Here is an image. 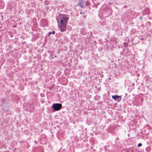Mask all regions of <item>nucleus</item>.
Here are the masks:
<instances>
[{
  "label": "nucleus",
  "mask_w": 152,
  "mask_h": 152,
  "mask_svg": "<svg viewBox=\"0 0 152 152\" xmlns=\"http://www.w3.org/2000/svg\"><path fill=\"white\" fill-rule=\"evenodd\" d=\"M124 47H126L128 46V44L126 42H124L123 43Z\"/></svg>",
  "instance_id": "8"
},
{
  "label": "nucleus",
  "mask_w": 152,
  "mask_h": 152,
  "mask_svg": "<svg viewBox=\"0 0 152 152\" xmlns=\"http://www.w3.org/2000/svg\"><path fill=\"white\" fill-rule=\"evenodd\" d=\"M55 57H56V56H55Z\"/></svg>",
  "instance_id": "19"
},
{
  "label": "nucleus",
  "mask_w": 152,
  "mask_h": 152,
  "mask_svg": "<svg viewBox=\"0 0 152 152\" xmlns=\"http://www.w3.org/2000/svg\"><path fill=\"white\" fill-rule=\"evenodd\" d=\"M109 79H110V77L109 78Z\"/></svg>",
  "instance_id": "20"
},
{
  "label": "nucleus",
  "mask_w": 152,
  "mask_h": 152,
  "mask_svg": "<svg viewBox=\"0 0 152 152\" xmlns=\"http://www.w3.org/2000/svg\"><path fill=\"white\" fill-rule=\"evenodd\" d=\"M103 11L104 12L103 14L105 15L106 17L110 16L112 12L111 9L107 6L104 8Z\"/></svg>",
  "instance_id": "2"
},
{
  "label": "nucleus",
  "mask_w": 152,
  "mask_h": 152,
  "mask_svg": "<svg viewBox=\"0 0 152 152\" xmlns=\"http://www.w3.org/2000/svg\"><path fill=\"white\" fill-rule=\"evenodd\" d=\"M34 142L36 144H37L38 143V142L37 141H35Z\"/></svg>",
  "instance_id": "12"
},
{
  "label": "nucleus",
  "mask_w": 152,
  "mask_h": 152,
  "mask_svg": "<svg viewBox=\"0 0 152 152\" xmlns=\"http://www.w3.org/2000/svg\"><path fill=\"white\" fill-rule=\"evenodd\" d=\"M37 152H42V150H39V151H37Z\"/></svg>",
  "instance_id": "11"
},
{
  "label": "nucleus",
  "mask_w": 152,
  "mask_h": 152,
  "mask_svg": "<svg viewBox=\"0 0 152 152\" xmlns=\"http://www.w3.org/2000/svg\"><path fill=\"white\" fill-rule=\"evenodd\" d=\"M59 17L60 19V26H58L61 32H63L66 30V26L69 18L65 15L63 14H59Z\"/></svg>",
  "instance_id": "1"
},
{
  "label": "nucleus",
  "mask_w": 152,
  "mask_h": 152,
  "mask_svg": "<svg viewBox=\"0 0 152 152\" xmlns=\"http://www.w3.org/2000/svg\"><path fill=\"white\" fill-rule=\"evenodd\" d=\"M78 5L82 8H84L85 6V0H79Z\"/></svg>",
  "instance_id": "5"
},
{
  "label": "nucleus",
  "mask_w": 152,
  "mask_h": 152,
  "mask_svg": "<svg viewBox=\"0 0 152 152\" xmlns=\"http://www.w3.org/2000/svg\"><path fill=\"white\" fill-rule=\"evenodd\" d=\"M128 151L129 152H139L137 149L133 148H129Z\"/></svg>",
  "instance_id": "6"
},
{
  "label": "nucleus",
  "mask_w": 152,
  "mask_h": 152,
  "mask_svg": "<svg viewBox=\"0 0 152 152\" xmlns=\"http://www.w3.org/2000/svg\"><path fill=\"white\" fill-rule=\"evenodd\" d=\"M16 25H14L13 26V28H15V27H16Z\"/></svg>",
  "instance_id": "14"
},
{
  "label": "nucleus",
  "mask_w": 152,
  "mask_h": 152,
  "mask_svg": "<svg viewBox=\"0 0 152 152\" xmlns=\"http://www.w3.org/2000/svg\"><path fill=\"white\" fill-rule=\"evenodd\" d=\"M52 33V32H50L48 33V36H50V35H51Z\"/></svg>",
  "instance_id": "10"
},
{
  "label": "nucleus",
  "mask_w": 152,
  "mask_h": 152,
  "mask_svg": "<svg viewBox=\"0 0 152 152\" xmlns=\"http://www.w3.org/2000/svg\"><path fill=\"white\" fill-rule=\"evenodd\" d=\"M85 6H88L90 5V3L88 1H86V2H85Z\"/></svg>",
  "instance_id": "7"
},
{
  "label": "nucleus",
  "mask_w": 152,
  "mask_h": 152,
  "mask_svg": "<svg viewBox=\"0 0 152 152\" xmlns=\"http://www.w3.org/2000/svg\"><path fill=\"white\" fill-rule=\"evenodd\" d=\"M144 39V38H142L141 39V40H143Z\"/></svg>",
  "instance_id": "15"
},
{
  "label": "nucleus",
  "mask_w": 152,
  "mask_h": 152,
  "mask_svg": "<svg viewBox=\"0 0 152 152\" xmlns=\"http://www.w3.org/2000/svg\"><path fill=\"white\" fill-rule=\"evenodd\" d=\"M52 107L54 111H59L62 108V105L60 103H55L53 104Z\"/></svg>",
  "instance_id": "3"
},
{
  "label": "nucleus",
  "mask_w": 152,
  "mask_h": 152,
  "mask_svg": "<svg viewBox=\"0 0 152 152\" xmlns=\"http://www.w3.org/2000/svg\"><path fill=\"white\" fill-rule=\"evenodd\" d=\"M57 21H58V20L57 19Z\"/></svg>",
  "instance_id": "18"
},
{
  "label": "nucleus",
  "mask_w": 152,
  "mask_h": 152,
  "mask_svg": "<svg viewBox=\"0 0 152 152\" xmlns=\"http://www.w3.org/2000/svg\"><path fill=\"white\" fill-rule=\"evenodd\" d=\"M140 19H142V17H140V18H139Z\"/></svg>",
  "instance_id": "16"
},
{
  "label": "nucleus",
  "mask_w": 152,
  "mask_h": 152,
  "mask_svg": "<svg viewBox=\"0 0 152 152\" xmlns=\"http://www.w3.org/2000/svg\"><path fill=\"white\" fill-rule=\"evenodd\" d=\"M55 32L54 31H53V32H52V33L53 34H55Z\"/></svg>",
  "instance_id": "13"
},
{
  "label": "nucleus",
  "mask_w": 152,
  "mask_h": 152,
  "mask_svg": "<svg viewBox=\"0 0 152 152\" xmlns=\"http://www.w3.org/2000/svg\"><path fill=\"white\" fill-rule=\"evenodd\" d=\"M125 95H127V94L126 93V94H125Z\"/></svg>",
  "instance_id": "17"
},
{
  "label": "nucleus",
  "mask_w": 152,
  "mask_h": 152,
  "mask_svg": "<svg viewBox=\"0 0 152 152\" xmlns=\"http://www.w3.org/2000/svg\"><path fill=\"white\" fill-rule=\"evenodd\" d=\"M112 98L114 100L119 102L121 99V96L115 95L112 96Z\"/></svg>",
  "instance_id": "4"
},
{
  "label": "nucleus",
  "mask_w": 152,
  "mask_h": 152,
  "mask_svg": "<svg viewBox=\"0 0 152 152\" xmlns=\"http://www.w3.org/2000/svg\"><path fill=\"white\" fill-rule=\"evenodd\" d=\"M142 145V144L141 143H139L138 145V147H140V146H141Z\"/></svg>",
  "instance_id": "9"
}]
</instances>
